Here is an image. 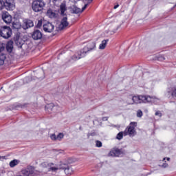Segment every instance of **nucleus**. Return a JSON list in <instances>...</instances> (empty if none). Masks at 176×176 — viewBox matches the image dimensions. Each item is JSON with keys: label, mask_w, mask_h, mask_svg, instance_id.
Returning a JSON list of instances; mask_svg holds the SVG:
<instances>
[{"label": "nucleus", "mask_w": 176, "mask_h": 176, "mask_svg": "<svg viewBox=\"0 0 176 176\" xmlns=\"http://www.w3.org/2000/svg\"><path fill=\"white\" fill-rule=\"evenodd\" d=\"M137 122H131L129 126L124 131V135H129V137H134L135 135V126Z\"/></svg>", "instance_id": "obj_1"}, {"label": "nucleus", "mask_w": 176, "mask_h": 176, "mask_svg": "<svg viewBox=\"0 0 176 176\" xmlns=\"http://www.w3.org/2000/svg\"><path fill=\"white\" fill-rule=\"evenodd\" d=\"M0 35L4 39H8L12 36V29L9 26H3L0 28Z\"/></svg>", "instance_id": "obj_2"}, {"label": "nucleus", "mask_w": 176, "mask_h": 176, "mask_svg": "<svg viewBox=\"0 0 176 176\" xmlns=\"http://www.w3.org/2000/svg\"><path fill=\"white\" fill-rule=\"evenodd\" d=\"M45 7V2L42 0H35L33 1L32 8L34 12H41L43 10Z\"/></svg>", "instance_id": "obj_3"}, {"label": "nucleus", "mask_w": 176, "mask_h": 176, "mask_svg": "<svg viewBox=\"0 0 176 176\" xmlns=\"http://www.w3.org/2000/svg\"><path fill=\"white\" fill-rule=\"evenodd\" d=\"M159 101V98L155 96H149L148 95H142V104H148V102L156 103Z\"/></svg>", "instance_id": "obj_4"}, {"label": "nucleus", "mask_w": 176, "mask_h": 176, "mask_svg": "<svg viewBox=\"0 0 176 176\" xmlns=\"http://www.w3.org/2000/svg\"><path fill=\"white\" fill-rule=\"evenodd\" d=\"M3 6L5 7L6 10H14L16 9V3H14V0H6L3 3Z\"/></svg>", "instance_id": "obj_5"}, {"label": "nucleus", "mask_w": 176, "mask_h": 176, "mask_svg": "<svg viewBox=\"0 0 176 176\" xmlns=\"http://www.w3.org/2000/svg\"><path fill=\"white\" fill-rule=\"evenodd\" d=\"M68 25H69V23H68V18L67 17V15H63L60 21V23L58 25V28L59 30H65Z\"/></svg>", "instance_id": "obj_6"}, {"label": "nucleus", "mask_w": 176, "mask_h": 176, "mask_svg": "<svg viewBox=\"0 0 176 176\" xmlns=\"http://www.w3.org/2000/svg\"><path fill=\"white\" fill-rule=\"evenodd\" d=\"M94 49H96V42L91 41L87 44V47H84L82 52L86 54L88 52H91V50H94Z\"/></svg>", "instance_id": "obj_7"}, {"label": "nucleus", "mask_w": 176, "mask_h": 176, "mask_svg": "<svg viewBox=\"0 0 176 176\" xmlns=\"http://www.w3.org/2000/svg\"><path fill=\"white\" fill-rule=\"evenodd\" d=\"M2 19L6 24H10V23H12V15L8 12H3Z\"/></svg>", "instance_id": "obj_8"}, {"label": "nucleus", "mask_w": 176, "mask_h": 176, "mask_svg": "<svg viewBox=\"0 0 176 176\" xmlns=\"http://www.w3.org/2000/svg\"><path fill=\"white\" fill-rule=\"evenodd\" d=\"M34 167L30 166H28L26 168L23 169L21 170V173L23 176H30L34 174Z\"/></svg>", "instance_id": "obj_9"}, {"label": "nucleus", "mask_w": 176, "mask_h": 176, "mask_svg": "<svg viewBox=\"0 0 176 176\" xmlns=\"http://www.w3.org/2000/svg\"><path fill=\"white\" fill-rule=\"evenodd\" d=\"M129 104H142V95L133 96L132 102H129Z\"/></svg>", "instance_id": "obj_10"}, {"label": "nucleus", "mask_w": 176, "mask_h": 176, "mask_svg": "<svg viewBox=\"0 0 176 176\" xmlns=\"http://www.w3.org/2000/svg\"><path fill=\"white\" fill-rule=\"evenodd\" d=\"M43 28L45 32H52L53 30H54V25L48 22L43 25Z\"/></svg>", "instance_id": "obj_11"}, {"label": "nucleus", "mask_w": 176, "mask_h": 176, "mask_svg": "<svg viewBox=\"0 0 176 176\" xmlns=\"http://www.w3.org/2000/svg\"><path fill=\"white\" fill-rule=\"evenodd\" d=\"M34 25V22L31 20H25L23 21V24L22 25V28L23 30H28V28H31Z\"/></svg>", "instance_id": "obj_12"}, {"label": "nucleus", "mask_w": 176, "mask_h": 176, "mask_svg": "<svg viewBox=\"0 0 176 176\" xmlns=\"http://www.w3.org/2000/svg\"><path fill=\"white\" fill-rule=\"evenodd\" d=\"M71 162L69 160L67 161H62L60 162V164L58 165V167H59L60 170H65L68 168V164H69Z\"/></svg>", "instance_id": "obj_13"}, {"label": "nucleus", "mask_w": 176, "mask_h": 176, "mask_svg": "<svg viewBox=\"0 0 176 176\" xmlns=\"http://www.w3.org/2000/svg\"><path fill=\"white\" fill-rule=\"evenodd\" d=\"M33 39H34V41H38L39 39H42V32H41V31L39 30H35L32 35Z\"/></svg>", "instance_id": "obj_14"}, {"label": "nucleus", "mask_w": 176, "mask_h": 176, "mask_svg": "<svg viewBox=\"0 0 176 176\" xmlns=\"http://www.w3.org/2000/svg\"><path fill=\"white\" fill-rule=\"evenodd\" d=\"M60 14L61 16H66L65 12L67 11V6L65 3H62L60 6Z\"/></svg>", "instance_id": "obj_15"}, {"label": "nucleus", "mask_w": 176, "mask_h": 176, "mask_svg": "<svg viewBox=\"0 0 176 176\" xmlns=\"http://www.w3.org/2000/svg\"><path fill=\"white\" fill-rule=\"evenodd\" d=\"M6 48L7 52H8V53H12V52L13 50V41H8L7 43Z\"/></svg>", "instance_id": "obj_16"}, {"label": "nucleus", "mask_w": 176, "mask_h": 176, "mask_svg": "<svg viewBox=\"0 0 176 176\" xmlns=\"http://www.w3.org/2000/svg\"><path fill=\"white\" fill-rule=\"evenodd\" d=\"M122 151H120V149L119 148H116V149H113L111 151H110L109 155H111V156H119L120 155Z\"/></svg>", "instance_id": "obj_17"}, {"label": "nucleus", "mask_w": 176, "mask_h": 176, "mask_svg": "<svg viewBox=\"0 0 176 176\" xmlns=\"http://www.w3.org/2000/svg\"><path fill=\"white\" fill-rule=\"evenodd\" d=\"M85 54L82 52H81L80 54H78V56L74 55L72 56V60H74V61H76V60H80V58H82V57H85Z\"/></svg>", "instance_id": "obj_18"}, {"label": "nucleus", "mask_w": 176, "mask_h": 176, "mask_svg": "<svg viewBox=\"0 0 176 176\" xmlns=\"http://www.w3.org/2000/svg\"><path fill=\"white\" fill-rule=\"evenodd\" d=\"M5 60H6V55L3 52H0V65L5 64Z\"/></svg>", "instance_id": "obj_19"}, {"label": "nucleus", "mask_w": 176, "mask_h": 176, "mask_svg": "<svg viewBox=\"0 0 176 176\" xmlns=\"http://www.w3.org/2000/svg\"><path fill=\"white\" fill-rule=\"evenodd\" d=\"M108 41L109 40H103L102 41V43L99 45V49H100V50H104V49L107 47V44L108 43Z\"/></svg>", "instance_id": "obj_20"}, {"label": "nucleus", "mask_w": 176, "mask_h": 176, "mask_svg": "<svg viewBox=\"0 0 176 176\" xmlns=\"http://www.w3.org/2000/svg\"><path fill=\"white\" fill-rule=\"evenodd\" d=\"M65 173L66 174V175H71L72 174V173H74V169H72V167L67 166V168H66L65 170Z\"/></svg>", "instance_id": "obj_21"}, {"label": "nucleus", "mask_w": 176, "mask_h": 176, "mask_svg": "<svg viewBox=\"0 0 176 176\" xmlns=\"http://www.w3.org/2000/svg\"><path fill=\"white\" fill-rule=\"evenodd\" d=\"M12 28L14 30H20V28H21V23H20L19 21L13 22Z\"/></svg>", "instance_id": "obj_22"}, {"label": "nucleus", "mask_w": 176, "mask_h": 176, "mask_svg": "<svg viewBox=\"0 0 176 176\" xmlns=\"http://www.w3.org/2000/svg\"><path fill=\"white\" fill-rule=\"evenodd\" d=\"M72 10L73 13H76V14H78V13H82V10H80V8H79L75 6H73L72 7Z\"/></svg>", "instance_id": "obj_23"}, {"label": "nucleus", "mask_w": 176, "mask_h": 176, "mask_svg": "<svg viewBox=\"0 0 176 176\" xmlns=\"http://www.w3.org/2000/svg\"><path fill=\"white\" fill-rule=\"evenodd\" d=\"M47 14L50 17V19H54V17H56V12H54V11L52 10H48L47 12Z\"/></svg>", "instance_id": "obj_24"}, {"label": "nucleus", "mask_w": 176, "mask_h": 176, "mask_svg": "<svg viewBox=\"0 0 176 176\" xmlns=\"http://www.w3.org/2000/svg\"><path fill=\"white\" fill-rule=\"evenodd\" d=\"M54 108H56V106H54V104L52 103H51L45 107V109L47 111H48V112H52V111H53V109H54Z\"/></svg>", "instance_id": "obj_25"}, {"label": "nucleus", "mask_w": 176, "mask_h": 176, "mask_svg": "<svg viewBox=\"0 0 176 176\" xmlns=\"http://www.w3.org/2000/svg\"><path fill=\"white\" fill-rule=\"evenodd\" d=\"M19 163H20L19 160H14L10 162V167H12V168L16 167V166H17Z\"/></svg>", "instance_id": "obj_26"}, {"label": "nucleus", "mask_w": 176, "mask_h": 176, "mask_svg": "<svg viewBox=\"0 0 176 176\" xmlns=\"http://www.w3.org/2000/svg\"><path fill=\"white\" fill-rule=\"evenodd\" d=\"M123 135H124V132H120L116 136L117 140H122Z\"/></svg>", "instance_id": "obj_27"}, {"label": "nucleus", "mask_w": 176, "mask_h": 176, "mask_svg": "<svg viewBox=\"0 0 176 176\" xmlns=\"http://www.w3.org/2000/svg\"><path fill=\"white\" fill-rule=\"evenodd\" d=\"M96 146H97V148H101V146H102V142H101L100 141L96 140Z\"/></svg>", "instance_id": "obj_28"}, {"label": "nucleus", "mask_w": 176, "mask_h": 176, "mask_svg": "<svg viewBox=\"0 0 176 176\" xmlns=\"http://www.w3.org/2000/svg\"><path fill=\"white\" fill-rule=\"evenodd\" d=\"M143 115H144V113H142V111L138 110V111H137V117L138 118H142Z\"/></svg>", "instance_id": "obj_29"}, {"label": "nucleus", "mask_w": 176, "mask_h": 176, "mask_svg": "<svg viewBox=\"0 0 176 176\" xmlns=\"http://www.w3.org/2000/svg\"><path fill=\"white\" fill-rule=\"evenodd\" d=\"M63 138H64V134L63 133H59L58 135H57V140L58 141H61L63 140Z\"/></svg>", "instance_id": "obj_30"}, {"label": "nucleus", "mask_w": 176, "mask_h": 176, "mask_svg": "<svg viewBox=\"0 0 176 176\" xmlns=\"http://www.w3.org/2000/svg\"><path fill=\"white\" fill-rule=\"evenodd\" d=\"M50 138L51 140H52V141H57V136H56V134H52L50 135Z\"/></svg>", "instance_id": "obj_31"}, {"label": "nucleus", "mask_w": 176, "mask_h": 176, "mask_svg": "<svg viewBox=\"0 0 176 176\" xmlns=\"http://www.w3.org/2000/svg\"><path fill=\"white\" fill-rule=\"evenodd\" d=\"M36 27H38V28H41V27H42V19L38 21Z\"/></svg>", "instance_id": "obj_32"}, {"label": "nucleus", "mask_w": 176, "mask_h": 176, "mask_svg": "<svg viewBox=\"0 0 176 176\" xmlns=\"http://www.w3.org/2000/svg\"><path fill=\"white\" fill-rule=\"evenodd\" d=\"M60 168L59 167H50V171H57Z\"/></svg>", "instance_id": "obj_33"}, {"label": "nucleus", "mask_w": 176, "mask_h": 176, "mask_svg": "<svg viewBox=\"0 0 176 176\" xmlns=\"http://www.w3.org/2000/svg\"><path fill=\"white\" fill-rule=\"evenodd\" d=\"M160 166V167H162V168H166L168 167V164L164 162L163 164H161Z\"/></svg>", "instance_id": "obj_34"}, {"label": "nucleus", "mask_w": 176, "mask_h": 176, "mask_svg": "<svg viewBox=\"0 0 176 176\" xmlns=\"http://www.w3.org/2000/svg\"><path fill=\"white\" fill-rule=\"evenodd\" d=\"M3 9V1L0 0V10H2Z\"/></svg>", "instance_id": "obj_35"}, {"label": "nucleus", "mask_w": 176, "mask_h": 176, "mask_svg": "<svg viewBox=\"0 0 176 176\" xmlns=\"http://www.w3.org/2000/svg\"><path fill=\"white\" fill-rule=\"evenodd\" d=\"M155 116H159L160 118H162V113L160 111H157L155 113Z\"/></svg>", "instance_id": "obj_36"}, {"label": "nucleus", "mask_w": 176, "mask_h": 176, "mask_svg": "<svg viewBox=\"0 0 176 176\" xmlns=\"http://www.w3.org/2000/svg\"><path fill=\"white\" fill-rule=\"evenodd\" d=\"M3 50H5V47L0 46V53H2V52H3Z\"/></svg>", "instance_id": "obj_37"}, {"label": "nucleus", "mask_w": 176, "mask_h": 176, "mask_svg": "<svg viewBox=\"0 0 176 176\" xmlns=\"http://www.w3.org/2000/svg\"><path fill=\"white\" fill-rule=\"evenodd\" d=\"M87 8V4H85V5L84 6V7L82 8L81 12H83V10H85Z\"/></svg>", "instance_id": "obj_38"}, {"label": "nucleus", "mask_w": 176, "mask_h": 176, "mask_svg": "<svg viewBox=\"0 0 176 176\" xmlns=\"http://www.w3.org/2000/svg\"><path fill=\"white\" fill-rule=\"evenodd\" d=\"M90 135H96L95 133H88L87 137L89 138V137H90Z\"/></svg>", "instance_id": "obj_39"}, {"label": "nucleus", "mask_w": 176, "mask_h": 176, "mask_svg": "<svg viewBox=\"0 0 176 176\" xmlns=\"http://www.w3.org/2000/svg\"><path fill=\"white\" fill-rule=\"evenodd\" d=\"M21 108H25L27 107V104H23L20 105Z\"/></svg>", "instance_id": "obj_40"}, {"label": "nucleus", "mask_w": 176, "mask_h": 176, "mask_svg": "<svg viewBox=\"0 0 176 176\" xmlns=\"http://www.w3.org/2000/svg\"><path fill=\"white\" fill-rule=\"evenodd\" d=\"M102 120H108V117H104V118H102Z\"/></svg>", "instance_id": "obj_41"}, {"label": "nucleus", "mask_w": 176, "mask_h": 176, "mask_svg": "<svg viewBox=\"0 0 176 176\" xmlns=\"http://www.w3.org/2000/svg\"><path fill=\"white\" fill-rule=\"evenodd\" d=\"M118 8H119V4L114 6V9H118Z\"/></svg>", "instance_id": "obj_42"}, {"label": "nucleus", "mask_w": 176, "mask_h": 176, "mask_svg": "<svg viewBox=\"0 0 176 176\" xmlns=\"http://www.w3.org/2000/svg\"><path fill=\"white\" fill-rule=\"evenodd\" d=\"M25 80H30V77H26V78H25Z\"/></svg>", "instance_id": "obj_43"}, {"label": "nucleus", "mask_w": 176, "mask_h": 176, "mask_svg": "<svg viewBox=\"0 0 176 176\" xmlns=\"http://www.w3.org/2000/svg\"><path fill=\"white\" fill-rule=\"evenodd\" d=\"M59 153H64V151H63L60 150V151H59Z\"/></svg>", "instance_id": "obj_44"}, {"label": "nucleus", "mask_w": 176, "mask_h": 176, "mask_svg": "<svg viewBox=\"0 0 176 176\" xmlns=\"http://www.w3.org/2000/svg\"><path fill=\"white\" fill-rule=\"evenodd\" d=\"M73 1H74V2H78L80 0H73Z\"/></svg>", "instance_id": "obj_45"}, {"label": "nucleus", "mask_w": 176, "mask_h": 176, "mask_svg": "<svg viewBox=\"0 0 176 176\" xmlns=\"http://www.w3.org/2000/svg\"><path fill=\"white\" fill-rule=\"evenodd\" d=\"M167 160H168H168H170V158H169V157H168V158H167Z\"/></svg>", "instance_id": "obj_46"}, {"label": "nucleus", "mask_w": 176, "mask_h": 176, "mask_svg": "<svg viewBox=\"0 0 176 176\" xmlns=\"http://www.w3.org/2000/svg\"><path fill=\"white\" fill-rule=\"evenodd\" d=\"M164 160H166V158H164L162 162H164Z\"/></svg>", "instance_id": "obj_47"}, {"label": "nucleus", "mask_w": 176, "mask_h": 176, "mask_svg": "<svg viewBox=\"0 0 176 176\" xmlns=\"http://www.w3.org/2000/svg\"><path fill=\"white\" fill-rule=\"evenodd\" d=\"M53 1H54L55 2H56V1H58V0H53Z\"/></svg>", "instance_id": "obj_48"}, {"label": "nucleus", "mask_w": 176, "mask_h": 176, "mask_svg": "<svg viewBox=\"0 0 176 176\" xmlns=\"http://www.w3.org/2000/svg\"><path fill=\"white\" fill-rule=\"evenodd\" d=\"M0 159H1V157H0Z\"/></svg>", "instance_id": "obj_49"}]
</instances>
